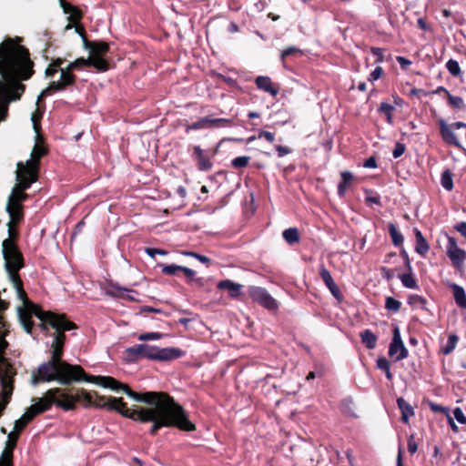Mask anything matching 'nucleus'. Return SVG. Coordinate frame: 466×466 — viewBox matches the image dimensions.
Instances as JSON below:
<instances>
[{"instance_id": "052dcab7", "label": "nucleus", "mask_w": 466, "mask_h": 466, "mask_svg": "<svg viewBox=\"0 0 466 466\" xmlns=\"http://www.w3.org/2000/svg\"><path fill=\"white\" fill-rule=\"evenodd\" d=\"M258 138H265L268 142L273 143L275 141V134L266 130H260L258 134Z\"/></svg>"}, {"instance_id": "c756f323", "label": "nucleus", "mask_w": 466, "mask_h": 466, "mask_svg": "<svg viewBox=\"0 0 466 466\" xmlns=\"http://www.w3.org/2000/svg\"><path fill=\"white\" fill-rule=\"evenodd\" d=\"M180 272H183L187 279L188 283H195L198 287H204L205 279L203 278H195V271L189 268L181 266Z\"/></svg>"}, {"instance_id": "dca6fc26", "label": "nucleus", "mask_w": 466, "mask_h": 466, "mask_svg": "<svg viewBox=\"0 0 466 466\" xmlns=\"http://www.w3.org/2000/svg\"><path fill=\"white\" fill-rule=\"evenodd\" d=\"M397 352H399V355L395 358L396 361L402 360L409 355V351L401 339L400 329L398 327H395L392 340L389 347V355L393 357Z\"/></svg>"}, {"instance_id": "423d86ee", "label": "nucleus", "mask_w": 466, "mask_h": 466, "mask_svg": "<svg viewBox=\"0 0 466 466\" xmlns=\"http://www.w3.org/2000/svg\"><path fill=\"white\" fill-rule=\"evenodd\" d=\"M129 361L136 362L141 359L157 361H169L177 360L184 355V351L178 348L159 349L148 344H137L126 349L125 351Z\"/></svg>"}, {"instance_id": "0e129e2a", "label": "nucleus", "mask_w": 466, "mask_h": 466, "mask_svg": "<svg viewBox=\"0 0 466 466\" xmlns=\"http://www.w3.org/2000/svg\"><path fill=\"white\" fill-rule=\"evenodd\" d=\"M146 253L151 258H155L156 255H167V252L164 249L155 248H146Z\"/></svg>"}, {"instance_id": "bf43d9fd", "label": "nucleus", "mask_w": 466, "mask_h": 466, "mask_svg": "<svg viewBox=\"0 0 466 466\" xmlns=\"http://www.w3.org/2000/svg\"><path fill=\"white\" fill-rule=\"evenodd\" d=\"M383 49L380 47L372 46L370 47V52L376 56L375 63H381L384 61Z\"/></svg>"}, {"instance_id": "864d4df0", "label": "nucleus", "mask_w": 466, "mask_h": 466, "mask_svg": "<svg viewBox=\"0 0 466 466\" xmlns=\"http://www.w3.org/2000/svg\"><path fill=\"white\" fill-rule=\"evenodd\" d=\"M300 53V50L297 47H294V46H289V47H287L285 48L282 52H281V55H280V59L281 61L284 63L285 62V59L288 57V56H293V55H296V54H299Z\"/></svg>"}, {"instance_id": "f3484780", "label": "nucleus", "mask_w": 466, "mask_h": 466, "mask_svg": "<svg viewBox=\"0 0 466 466\" xmlns=\"http://www.w3.org/2000/svg\"><path fill=\"white\" fill-rule=\"evenodd\" d=\"M319 276L332 296L338 300V302H342L344 300L343 294L333 280L330 272L324 266H322L319 269Z\"/></svg>"}, {"instance_id": "f257e3e1", "label": "nucleus", "mask_w": 466, "mask_h": 466, "mask_svg": "<svg viewBox=\"0 0 466 466\" xmlns=\"http://www.w3.org/2000/svg\"><path fill=\"white\" fill-rule=\"evenodd\" d=\"M123 391L134 400L145 402L151 407L131 410L122 398L100 396L96 391L92 393L91 407L114 410L136 421L152 422L149 433L153 436L164 427H175L184 431H196V425L189 420L184 408L167 393L162 391L138 393L127 384L123 387Z\"/></svg>"}, {"instance_id": "a18cd8bd", "label": "nucleus", "mask_w": 466, "mask_h": 466, "mask_svg": "<svg viewBox=\"0 0 466 466\" xmlns=\"http://www.w3.org/2000/svg\"><path fill=\"white\" fill-rule=\"evenodd\" d=\"M446 68L448 69L449 73L453 76H458L461 73L459 63L454 59H450L447 61Z\"/></svg>"}, {"instance_id": "2eb2a0df", "label": "nucleus", "mask_w": 466, "mask_h": 466, "mask_svg": "<svg viewBox=\"0 0 466 466\" xmlns=\"http://www.w3.org/2000/svg\"><path fill=\"white\" fill-rule=\"evenodd\" d=\"M191 157L199 171L208 172L212 169L213 162L211 157L208 151L202 149L199 146L192 147Z\"/></svg>"}, {"instance_id": "c9c22d12", "label": "nucleus", "mask_w": 466, "mask_h": 466, "mask_svg": "<svg viewBox=\"0 0 466 466\" xmlns=\"http://www.w3.org/2000/svg\"><path fill=\"white\" fill-rule=\"evenodd\" d=\"M209 122H211L210 116L202 117L198 121L187 126L186 132H189V130L204 129V128L210 127Z\"/></svg>"}, {"instance_id": "6e6d98bb", "label": "nucleus", "mask_w": 466, "mask_h": 466, "mask_svg": "<svg viewBox=\"0 0 466 466\" xmlns=\"http://www.w3.org/2000/svg\"><path fill=\"white\" fill-rule=\"evenodd\" d=\"M376 367L386 372L390 369V363L385 357H380L376 361Z\"/></svg>"}, {"instance_id": "7ed1b4c3", "label": "nucleus", "mask_w": 466, "mask_h": 466, "mask_svg": "<svg viewBox=\"0 0 466 466\" xmlns=\"http://www.w3.org/2000/svg\"><path fill=\"white\" fill-rule=\"evenodd\" d=\"M65 345L56 347V350L50 356L49 360L41 363L36 372L33 371L31 376L32 385L41 382L56 381L64 386H70L82 381L95 383L103 388L111 389L116 391L123 390L125 384L110 376H95L86 372L82 366L71 364L63 360Z\"/></svg>"}, {"instance_id": "4468645a", "label": "nucleus", "mask_w": 466, "mask_h": 466, "mask_svg": "<svg viewBox=\"0 0 466 466\" xmlns=\"http://www.w3.org/2000/svg\"><path fill=\"white\" fill-rule=\"evenodd\" d=\"M32 121L34 124V128L36 132V140L31 152V158L29 160H34V163L40 166V160L42 157L48 154V148L45 145L44 137L39 134L40 124L38 123V118L35 115H33Z\"/></svg>"}, {"instance_id": "b1692460", "label": "nucleus", "mask_w": 466, "mask_h": 466, "mask_svg": "<svg viewBox=\"0 0 466 466\" xmlns=\"http://www.w3.org/2000/svg\"><path fill=\"white\" fill-rule=\"evenodd\" d=\"M361 342L368 350L376 348L378 337L369 329H364L360 333Z\"/></svg>"}, {"instance_id": "c03bdc74", "label": "nucleus", "mask_w": 466, "mask_h": 466, "mask_svg": "<svg viewBox=\"0 0 466 466\" xmlns=\"http://www.w3.org/2000/svg\"><path fill=\"white\" fill-rule=\"evenodd\" d=\"M401 302L392 297H387L385 301V308L392 312H398L400 309Z\"/></svg>"}, {"instance_id": "aec40b11", "label": "nucleus", "mask_w": 466, "mask_h": 466, "mask_svg": "<svg viewBox=\"0 0 466 466\" xmlns=\"http://www.w3.org/2000/svg\"><path fill=\"white\" fill-rule=\"evenodd\" d=\"M242 286L230 279H224L218 282V289L227 290L231 298H238L240 295Z\"/></svg>"}, {"instance_id": "ea45409f", "label": "nucleus", "mask_w": 466, "mask_h": 466, "mask_svg": "<svg viewBox=\"0 0 466 466\" xmlns=\"http://www.w3.org/2000/svg\"><path fill=\"white\" fill-rule=\"evenodd\" d=\"M9 215V223L19 225L24 221V209L6 210Z\"/></svg>"}, {"instance_id": "4be33fe9", "label": "nucleus", "mask_w": 466, "mask_h": 466, "mask_svg": "<svg viewBox=\"0 0 466 466\" xmlns=\"http://www.w3.org/2000/svg\"><path fill=\"white\" fill-rule=\"evenodd\" d=\"M397 404L401 412V420L404 423L409 422V418L414 415L412 406L408 403L402 397L397 399Z\"/></svg>"}, {"instance_id": "ddd939ff", "label": "nucleus", "mask_w": 466, "mask_h": 466, "mask_svg": "<svg viewBox=\"0 0 466 466\" xmlns=\"http://www.w3.org/2000/svg\"><path fill=\"white\" fill-rule=\"evenodd\" d=\"M249 297L259 305L268 310H276L279 308L278 301L261 287H251L248 290Z\"/></svg>"}, {"instance_id": "69168bd1", "label": "nucleus", "mask_w": 466, "mask_h": 466, "mask_svg": "<svg viewBox=\"0 0 466 466\" xmlns=\"http://www.w3.org/2000/svg\"><path fill=\"white\" fill-rule=\"evenodd\" d=\"M396 60L402 70H407L408 67L411 65V61L404 56H397Z\"/></svg>"}, {"instance_id": "a19ab883", "label": "nucleus", "mask_w": 466, "mask_h": 466, "mask_svg": "<svg viewBox=\"0 0 466 466\" xmlns=\"http://www.w3.org/2000/svg\"><path fill=\"white\" fill-rule=\"evenodd\" d=\"M448 104L455 109H464L465 103L461 96H452L450 92H447Z\"/></svg>"}, {"instance_id": "c85d7f7f", "label": "nucleus", "mask_w": 466, "mask_h": 466, "mask_svg": "<svg viewBox=\"0 0 466 466\" xmlns=\"http://www.w3.org/2000/svg\"><path fill=\"white\" fill-rule=\"evenodd\" d=\"M388 229L393 245L395 247L402 246L404 238L402 234L398 230L396 225L394 223H389Z\"/></svg>"}, {"instance_id": "3c124183", "label": "nucleus", "mask_w": 466, "mask_h": 466, "mask_svg": "<svg viewBox=\"0 0 466 466\" xmlns=\"http://www.w3.org/2000/svg\"><path fill=\"white\" fill-rule=\"evenodd\" d=\"M181 266L171 264V265H164L162 267V272L165 275L174 276L177 275V272H180Z\"/></svg>"}, {"instance_id": "bb28decb", "label": "nucleus", "mask_w": 466, "mask_h": 466, "mask_svg": "<svg viewBox=\"0 0 466 466\" xmlns=\"http://www.w3.org/2000/svg\"><path fill=\"white\" fill-rule=\"evenodd\" d=\"M130 289L127 288H122L118 284L110 283L108 285V289L106 290V293L112 297L116 298H128L127 292H129ZM130 299H133V298H130Z\"/></svg>"}, {"instance_id": "6e6552de", "label": "nucleus", "mask_w": 466, "mask_h": 466, "mask_svg": "<svg viewBox=\"0 0 466 466\" xmlns=\"http://www.w3.org/2000/svg\"><path fill=\"white\" fill-rule=\"evenodd\" d=\"M5 312L0 311V380H15L16 370L9 360L4 356L5 350L9 346L5 337L10 332V324L5 319Z\"/></svg>"}, {"instance_id": "e433bc0d", "label": "nucleus", "mask_w": 466, "mask_h": 466, "mask_svg": "<svg viewBox=\"0 0 466 466\" xmlns=\"http://www.w3.org/2000/svg\"><path fill=\"white\" fill-rule=\"evenodd\" d=\"M441 184L448 191H451L453 189V178L451 170L446 169L442 172Z\"/></svg>"}, {"instance_id": "de8ad7c7", "label": "nucleus", "mask_w": 466, "mask_h": 466, "mask_svg": "<svg viewBox=\"0 0 466 466\" xmlns=\"http://www.w3.org/2000/svg\"><path fill=\"white\" fill-rule=\"evenodd\" d=\"M210 127H225L232 126V121L228 118H211Z\"/></svg>"}, {"instance_id": "412c9836", "label": "nucleus", "mask_w": 466, "mask_h": 466, "mask_svg": "<svg viewBox=\"0 0 466 466\" xmlns=\"http://www.w3.org/2000/svg\"><path fill=\"white\" fill-rule=\"evenodd\" d=\"M414 235L416 238L415 251L420 256H425L430 250V245L420 230L416 228H414Z\"/></svg>"}, {"instance_id": "7c9ffc66", "label": "nucleus", "mask_w": 466, "mask_h": 466, "mask_svg": "<svg viewBox=\"0 0 466 466\" xmlns=\"http://www.w3.org/2000/svg\"><path fill=\"white\" fill-rule=\"evenodd\" d=\"M395 107L386 102L380 103L378 112L383 114L386 116V121L388 124L391 125L393 123V112Z\"/></svg>"}, {"instance_id": "2f4dec72", "label": "nucleus", "mask_w": 466, "mask_h": 466, "mask_svg": "<svg viewBox=\"0 0 466 466\" xmlns=\"http://www.w3.org/2000/svg\"><path fill=\"white\" fill-rule=\"evenodd\" d=\"M60 5L64 12L70 14L75 20H80L82 18V13L78 7L67 3L66 0L61 1Z\"/></svg>"}, {"instance_id": "79ce46f5", "label": "nucleus", "mask_w": 466, "mask_h": 466, "mask_svg": "<svg viewBox=\"0 0 466 466\" xmlns=\"http://www.w3.org/2000/svg\"><path fill=\"white\" fill-rule=\"evenodd\" d=\"M20 433L21 431H17V430L14 429V431L8 434V438L5 442V446L8 448V450L15 449Z\"/></svg>"}, {"instance_id": "f704fd0d", "label": "nucleus", "mask_w": 466, "mask_h": 466, "mask_svg": "<svg viewBox=\"0 0 466 466\" xmlns=\"http://www.w3.org/2000/svg\"><path fill=\"white\" fill-rule=\"evenodd\" d=\"M26 189L27 188H22V185L20 183H17L14 187L12 193L9 197L23 203L28 198V194L25 192Z\"/></svg>"}, {"instance_id": "58836bf2", "label": "nucleus", "mask_w": 466, "mask_h": 466, "mask_svg": "<svg viewBox=\"0 0 466 466\" xmlns=\"http://www.w3.org/2000/svg\"><path fill=\"white\" fill-rule=\"evenodd\" d=\"M401 283L408 289H418V284L410 271L409 273L401 274L399 276Z\"/></svg>"}, {"instance_id": "6ab92c4d", "label": "nucleus", "mask_w": 466, "mask_h": 466, "mask_svg": "<svg viewBox=\"0 0 466 466\" xmlns=\"http://www.w3.org/2000/svg\"><path fill=\"white\" fill-rule=\"evenodd\" d=\"M341 180L338 185V195L339 198H344L346 196L347 190L353 184L354 176L350 171H342L340 172Z\"/></svg>"}, {"instance_id": "a211bd4d", "label": "nucleus", "mask_w": 466, "mask_h": 466, "mask_svg": "<svg viewBox=\"0 0 466 466\" xmlns=\"http://www.w3.org/2000/svg\"><path fill=\"white\" fill-rule=\"evenodd\" d=\"M255 84L258 89H261L272 96H276L279 94V88L273 84L270 77L259 76L255 79Z\"/></svg>"}, {"instance_id": "9b49d317", "label": "nucleus", "mask_w": 466, "mask_h": 466, "mask_svg": "<svg viewBox=\"0 0 466 466\" xmlns=\"http://www.w3.org/2000/svg\"><path fill=\"white\" fill-rule=\"evenodd\" d=\"M84 46L90 52L89 59H100L104 62L106 68L96 69L97 71L106 72L110 68L108 61L103 57L110 51L108 43L104 41H89L86 36H84Z\"/></svg>"}, {"instance_id": "39448f33", "label": "nucleus", "mask_w": 466, "mask_h": 466, "mask_svg": "<svg viewBox=\"0 0 466 466\" xmlns=\"http://www.w3.org/2000/svg\"><path fill=\"white\" fill-rule=\"evenodd\" d=\"M65 61L66 59L61 57L52 59L51 63L46 68L45 75L46 77H54L57 72H60V79L58 81L50 82L48 86L42 90L37 102L56 92L65 91L67 87L75 86L76 76L74 74V71L76 70H81L87 66H93L96 69L106 68L104 62L100 59L79 57L69 63L66 67H63Z\"/></svg>"}, {"instance_id": "5fc2aeb1", "label": "nucleus", "mask_w": 466, "mask_h": 466, "mask_svg": "<svg viewBox=\"0 0 466 466\" xmlns=\"http://www.w3.org/2000/svg\"><path fill=\"white\" fill-rule=\"evenodd\" d=\"M15 209H24V205L22 202L17 201L14 199L13 198L9 197L7 205H6V210H15Z\"/></svg>"}, {"instance_id": "8fccbe9b", "label": "nucleus", "mask_w": 466, "mask_h": 466, "mask_svg": "<svg viewBox=\"0 0 466 466\" xmlns=\"http://www.w3.org/2000/svg\"><path fill=\"white\" fill-rule=\"evenodd\" d=\"M17 226L18 225L11 224L9 222L7 223L9 237L6 239H11L12 243H16L19 237V232L16 228Z\"/></svg>"}, {"instance_id": "a878e982", "label": "nucleus", "mask_w": 466, "mask_h": 466, "mask_svg": "<svg viewBox=\"0 0 466 466\" xmlns=\"http://www.w3.org/2000/svg\"><path fill=\"white\" fill-rule=\"evenodd\" d=\"M408 303L414 309H420L425 311H429L427 308V299L417 294H411L408 297Z\"/></svg>"}, {"instance_id": "13d9d810", "label": "nucleus", "mask_w": 466, "mask_h": 466, "mask_svg": "<svg viewBox=\"0 0 466 466\" xmlns=\"http://www.w3.org/2000/svg\"><path fill=\"white\" fill-rule=\"evenodd\" d=\"M384 74V70L381 66H377L369 76L368 80L370 82L380 79Z\"/></svg>"}, {"instance_id": "9d476101", "label": "nucleus", "mask_w": 466, "mask_h": 466, "mask_svg": "<svg viewBox=\"0 0 466 466\" xmlns=\"http://www.w3.org/2000/svg\"><path fill=\"white\" fill-rule=\"evenodd\" d=\"M438 125H439L440 135H441L443 142L449 146H452L458 149H461L462 146H461L457 135L454 133V130L460 129L462 127H466V123L461 122V121H457V122H454V123L449 125L445 122V120L440 119L438 121Z\"/></svg>"}, {"instance_id": "393cba45", "label": "nucleus", "mask_w": 466, "mask_h": 466, "mask_svg": "<svg viewBox=\"0 0 466 466\" xmlns=\"http://www.w3.org/2000/svg\"><path fill=\"white\" fill-rule=\"evenodd\" d=\"M36 414L34 413L33 410L29 407L26 411L22 415V417L15 420V430L17 431H22L27 426V424L34 420Z\"/></svg>"}, {"instance_id": "473e14b6", "label": "nucleus", "mask_w": 466, "mask_h": 466, "mask_svg": "<svg viewBox=\"0 0 466 466\" xmlns=\"http://www.w3.org/2000/svg\"><path fill=\"white\" fill-rule=\"evenodd\" d=\"M459 341V337L456 334H450L445 346L441 350V352L444 355H450L456 348Z\"/></svg>"}, {"instance_id": "680f3d73", "label": "nucleus", "mask_w": 466, "mask_h": 466, "mask_svg": "<svg viewBox=\"0 0 466 466\" xmlns=\"http://www.w3.org/2000/svg\"><path fill=\"white\" fill-rule=\"evenodd\" d=\"M408 451L410 454H414L418 451V444L415 441L414 434L408 438Z\"/></svg>"}, {"instance_id": "e2e57ef3", "label": "nucleus", "mask_w": 466, "mask_h": 466, "mask_svg": "<svg viewBox=\"0 0 466 466\" xmlns=\"http://www.w3.org/2000/svg\"><path fill=\"white\" fill-rule=\"evenodd\" d=\"M454 418L458 420V422L461 424H466V416L464 415L462 410L460 407H457L453 410Z\"/></svg>"}, {"instance_id": "f8f14e48", "label": "nucleus", "mask_w": 466, "mask_h": 466, "mask_svg": "<svg viewBox=\"0 0 466 466\" xmlns=\"http://www.w3.org/2000/svg\"><path fill=\"white\" fill-rule=\"evenodd\" d=\"M446 237L448 239L446 255L450 258L453 268L458 271H461L463 269L464 261L466 260V251L458 246L455 238L448 234H446Z\"/></svg>"}, {"instance_id": "cd10ccee", "label": "nucleus", "mask_w": 466, "mask_h": 466, "mask_svg": "<svg viewBox=\"0 0 466 466\" xmlns=\"http://www.w3.org/2000/svg\"><path fill=\"white\" fill-rule=\"evenodd\" d=\"M282 237L285 241L289 245H294L299 242L300 236L297 228H289L282 232Z\"/></svg>"}, {"instance_id": "603ef678", "label": "nucleus", "mask_w": 466, "mask_h": 466, "mask_svg": "<svg viewBox=\"0 0 466 466\" xmlns=\"http://www.w3.org/2000/svg\"><path fill=\"white\" fill-rule=\"evenodd\" d=\"M429 407H430L431 411H433V412H440V413L445 414L446 417L450 414L449 408L443 407V406H441V405H440L438 403H435L433 401H430L429 402Z\"/></svg>"}, {"instance_id": "20e7f679", "label": "nucleus", "mask_w": 466, "mask_h": 466, "mask_svg": "<svg viewBox=\"0 0 466 466\" xmlns=\"http://www.w3.org/2000/svg\"><path fill=\"white\" fill-rule=\"evenodd\" d=\"M77 404L87 409L92 406V393L84 388H52L42 398L36 399L30 408L37 415L51 410L55 405L64 411L76 410Z\"/></svg>"}, {"instance_id": "4c0bfd02", "label": "nucleus", "mask_w": 466, "mask_h": 466, "mask_svg": "<svg viewBox=\"0 0 466 466\" xmlns=\"http://www.w3.org/2000/svg\"><path fill=\"white\" fill-rule=\"evenodd\" d=\"M365 194H366L365 203L368 206H370L371 204H375L379 207H382L380 196L377 192H374L373 190H370V189H365Z\"/></svg>"}, {"instance_id": "0eeeda50", "label": "nucleus", "mask_w": 466, "mask_h": 466, "mask_svg": "<svg viewBox=\"0 0 466 466\" xmlns=\"http://www.w3.org/2000/svg\"><path fill=\"white\" fill-rule=\"evenodd\" d=\"M5 270L9 279L20 277L19 270L25 267L24 257L16 243L5 239L2 243Z\"/></svg>"}, {"instance_id": "09e8293b", "label": "nucleus", "mask_w": 466, "mask_h": 466, "mask_svg": "<svg viewBox=\"0 0 466 466\" xmlns=\"http://www.w3.org/2000/svg\"><path fill=\"white\" fill-rule=\"evenodd\" d=\"M164 337L163 333L160 332H147L142 333L138 336V339L141 341L160 339Z\"/></svg>"}, {"instance_id": "37998d69", "label": "nucleus", "mask_w": 466, "mask_h": 466, "mask_svg": "<svg viewBox=\"0 0 466 466\" xmlns=\"http://www.w3.org/2000/svg\"><path fill=\"white\" fill-rule=\"evenodd\" d=\"M352 406L353 401L350 398L343 399L339 403L341 412L349 416L353 415Z\"/></svg>"}, {"instance_id": "49530a36", "label": "nucleus", "mask_w": 466, "mask_h": 466, "mask_svg": "<svg viewBox=\"0 0 466 466\" xmlns=\"http://www.w3.org/2000/svg\"><path fill=\"white\" fill-rule=\"evenodd\" d=\"M250 161V157L248 156H241L237 157L231 161V165L234 168H243L246 167Z\"/></svg>"}, {"instance_id": "338daca9", "label": "nucleus", "mask_w": 466, "mask_h": 466, "mask_svg": "<svg viewBox=\"0 0 466 466\" xmlns=\"http://www.w3.org/2000/svg\"><path fill=\"white\" fill-rule=\"evenodd\" d=\"M275 148L276 151L278 152L279 157H282L291 152V149L289 147L281 145H277Z\"/></svg>"}, {"instance_id": "1a4fd4ad", "label": "nucleus", "mask_w": 466, "mask_h": 466, "mask_svg": "<svg viewBox=\"0 0 466 466\" xmlns=\"http://www.w3.org/2000/svg\"><path fill=\"white\" fill-rule=\"evenodd\" d=\"M34 160H27L17 163L16 181L22 185V188H29L37 181L40 166L34 163Z\"/></svg>"}, {"instance_id": "5701e85b", "label": "nucleus", "mask_w": 466, "mask_h": 466, "mask_svg": "<svg viewBox=\"0 0 466 466\" xmlns=\"http://www.w3.org/2000/svg\"><path fill=\"white\" fill-rule=\"evenodd\" d=\"M451 287L457 306L461 309H466V292L464 289L455 283H453Z\"/></svg>"}, {"instance_id": "f03ea898", "label": "nucleus", "mask_w": 466, "mask_h": 466, "mask_svg": "<svg viewBox=\"0 0 466 466\" xmlns=\"http://www.w3.org/2000/svg\"><path fill=\"white\" fill-rule=\"evenodd\" d=\"M10 281L16 290L18 299L23 302V307L17 309L19 322L26 333L32 334L34 329L32 317H36L40 320L38 327L41 331L46 336L53 338L50 344V354L52 355L56 350V347L66 343V332L77 329L78 326L70 320L66 314L43 310L41 306L32 302L24 289L20 277L12 279Z\"/></svg>"}, {"instance_id": "4d7b16f0", "label": "nucleus", "mask_w": 466, "mask_h": 466, "mask_svg": "<svg viewBox=\"0 0 466 466\" xmlns=\"http://www.w3.org/2000/svg\"><path fill=\"white\" fill-rule=\"evenodd\" d=\"M406 150V146L403 143L397 142L395 144L394 149L392 151V156L394 158H399L401 157Z\"/></svg>"}, {"instance_id": "72a5a7b5", "label": "nucleus", "mask_w": 466, "mask_h": 466, "mask_svg": "<svg viewBox=\"0 0 466 466\" xmlns=\"http://www.w3.org/2000/svg\"><path fill=\"white\" fill-rule=\"evenodd\" d=\"M14 451L5 446L0 456V466H14Z\"/></svg>"}, {"instance_id": "774afa93", "label": "nucleus", "mask_w": 466, "mask_h": 466, "mask_svg": "<svg viewBox=\"0 0 466 466\" xmlns=\"http://www.w3.org/2000/svg\"><path fill=\"white\" fill-rule=\"evenodd\" d=\"M454 228L461 233L462 237L466 238V222L461 221L454 226Z\"/></svg>"}]
</instances>
